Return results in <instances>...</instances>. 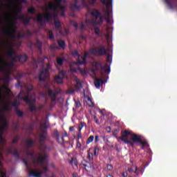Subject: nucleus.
<instances>
[{
	"label": "nucleus",
	"mask_w": 177,
	"mask_h": 177,
	"mask_svg": "<svg viewBox=\"0 0 177 177\" xmlns=\"http://www.w3.org/2000/svg\"><path fill=\"white\" fill-rule=\"evenodd\" d=\"M48 158V154L45 153L43 156L39 155L38 158H33L32 160V165H35V167H38V164H40L41 167H42L43 170L38 171L35 169H31V167L30 165H28V162L26 160V159H23L22 161L24 164L26 165L28 174L29 176H33V177H42V174H45L46 172H48V167L46 165H45V160Z\"/></svg>",
	"instance_id": "f257e3e1"
},
{
	"label": "nucleus",
	"mask_w": 177,
	"mask_h": 177,
	"mask_svg": "<svg viewBox=\"0 0 177 177\" xmlns=\"http://www.w3.org/2000/svg\"><path fill=\"white\" fill-rule=\"evenodd\" d=\"M119 139L122 142L130 145L132 147H134V143H139L141 149H145L146 146H148V142L145 139H142V136L136 133H131L129 130H123L121 131V136Z\"/></svg>",
	"instance_id": "f03ea898"
},
{
	"label": "nucleus",
	"mask_w": 177,
	"mask_h": 177,
	"mask_svg": "<svg viewBox=\"0 0 177 177\" xmlns=\"http://www.w3.org/2000/svg\"><path fill=\"white\" fill-rule=\"evenodd\" d=\"M97 0H88V3H86V0H76V10H81L82 8V6L84 7H89V4H95ZM101 3L106 6L107 10L106 11V15L107 17H106V21L108 24H112V21L110 19V7L113 4V0H100Z\"/></svg>",
	"instance_id": "7ed1b4c3"
},
{
	"label": "nucleus",
	"mask_w": 177,
	"mask_h": 177,
	"mask_svg": "<svg viewBox=\"0 0 177 177\" xmlns=\"http://www.w3.org/2000/svg\"><path fill=\"white\" fill-rule=\"evenodd\" d=\"M91 16H93V17H95V19L86 20V23H91V24L93 25L94 32L97 36H102V32H101L98 26H96V24H102L104 21L103 16H102L100 11H99V10H97L96 8L91 11Z\"/></svg>",
	"instance_id": "20e7f679"
},
{
	"label": "nucleus",
	"mask_w": 177,
	"mask_h": 177,
	"mask_svg": "<svg viewBox=\"0 0 177 177\" xmlns=\"http://www.w3.org/2000/svg\"><path fill=\"white\" fill-rule=\"evenodd\" d=\"M73 56H77V59L76 62H73L70 64V69L72 72H77V71H81V68L78 65H84L86 63L87 53H84V56L78 55L77 50H73L72 52Z\"/></svg>",
	"instance_id": "39448f33"
},
{
	"label": "nucleus",
	"mask_w": 177,
	"mask_h": 177,
	"mask_svg": "<svg viewBox=\"0 0 177 177\" xmlns=\"http://www.w3.org/2000/svg\"><path fill=\"white\" fill-rule=\"evenodd\" d=\"M95 67L94 69H92V73L94 75H96V71H100L101 75L104 77V72L105 74H110L111 73V66L110 65H104L102 66V62H94Z\"/></svg>",
	"instance_id": "423d86ee"
},
{
	"label": "nucleus",
	"mask_w": 177,
	"mask_h": 177,
	"mask_svg": "<svg viewBox=\"0 0 177 177\" xmlns=\"http://www.w3.org/2000/svg\"><path fill=\"white\" fill-rule=\"evenodd\" d=\"M57 16L55 14L52 15L49 12H46L44 15L42 14H39V16L36 18L37 21L42 26V21H46L47 23H49L50 20H57Z\"/></svg>",
	"instance_id": "0eeeda50"
},
{
	"label": "nucleus",
	"mask_w": 177,
	"mask_h": 177,
	"mask_svg": "<svg viewBox=\"0 0 177 177\" xmlns=\"http://www.w3.org/2000/svg\"><path fill=\"white\" fill-rule=\"evenodd\" d=\"M14 63L12 61L10 62H5L0 55V72L6 73L9 75L10 74V67H13Z\"/></svg>",
	"instance_id": "6e6552de"
},
{
	"label": "nucleus",
	"mask_w": 177,
	"mask_h": 177,
	"mask_svg": "<svg viewBox=\"0 0 177 177\" xmlns=\"http://www.w3.org/2000/svg\"><path fill=\"white\" fill-rule=\"evenodd\" d=\"M18 98L21 99L24 102H26L27 104H34L37 101V99H30V94L28 93L24 92V90L20 91L18 94Z\"/></svg>",
	"instance_id": "1a4fd4ad"
},
{
	"label": "nucleus",
	"mask_w": 177,
	"mask_h": 177,
	"mask_svg": "<svg viewBox=\"0 0 177 177\" xmlns=\"http://www.w3.org/2000/svg\"><path fill=\"white\" fill-rule=\"evenodd\" d=\"M10 28H6L3 30V33L4 35H7L8 37H11V38H15V34H16V30H17V27L16 24H15L14 21H9ZM11 28V31H10Z\"/></svg>",
	"instance_id": "9d476101"
},
{
	"label": "nucleus",
	"mask_w": 177,
	"mask_h": 177,
	"mask_svg": "<svg viewBox=\"0 0 177 177\" xmlns=\"http://www.w3.org/2000/svg\"><path fill=\"white\" fill-rule=\"evenodd\" d=\"M49 67H46L39 73L38 79L40 82H44V81H49Z\"/></svg>",
	"instance_id": "9b49d317"
},
{
	"label": "nucleus",
	"mask_w": 177,
	"mask_h": 177,
	"mask_svg": "<svg viewBox=\"0 0 177 177\" xmlns=\"http://www.w3.org/2000/svg\"><path fill=\"white\" fill-rule=\"evenodd\" d=\"M46 139H48V131L46 129H41V132L40 133L39 139V143L40 145L39 148L40 149V150H42L44 149V143H45Z\"/></svg>",
	"instance_id": "f8f14e48"
},
{
	"label": "nucleus",
	"mask_w": 177,
	"mask_h": 177,
	"mask_svg": "<svg viewBox=\"0 0 177 177\" xmlns=\"http://www.w3.org/2000/svg\"><path fill=\"white\" fill-rule=\"evenodd\" d=\"M91 53L96 56H102L106 55L107 52L104 46H100V48H93L91 49Z\"/></svg>",
	"instance_id": "ddd939ff"
},
{
	"label": "nucleus",
	"mask_w": 177,
	"mask_h": 177,
	"mask_svg": "<svg viewBox=\"0 0 177 177\" xmlns=\"http://www.w3.org/2000/svg\"><path fill=\"white\" fill-rule=\"evenodd\" d=\"M59 93H62V89L60 88H56L54 93L53 90H48V96L51 97V102H56V97Z\"/></svg>",
	"instance_id": "4468645a"
},
{
	"label": "nucleus",
	"mask_w": 177,
	"mask_h": 177,
	"mask_svg": "<svg viewBox=\"0 0 177 177\" xmlns=\"http://www.w3.org/2000/svg\"><path fill=\"white\" fill-rule=\"evenodd\" d=\"M56 2V4H55V3L50 1L48 3V8L49 9V10H53L54 12H56V10H57V8H59V6H60V5L62 4V1L63 0H55Z\"/></svg>",
	"instance_id": "2eb2a0df"
},
{
	"label": "nucleus",
	"mask_w": 177,
	"mask_h": 177,
	"mask_svg": "<svg viewBox=\"0 0 177 177\" xmlns=\"http://www.w3.org/2000/svg\"><path fill=\"white\" fill-rule=\"evenodd\" d=\"M8 153L9 154H13L15 158H20V155L19 154V152H17V150L15 149V147H13V146H10L8 148Z\"/></svg>",
	"instance_id": "dca6fc26"
},
{
	"label": "nucleus",
	"mask_w": 177,
	"mask_h": 177,
	"mask_svg": "<svg viewBox=\"0 0 177 177\" xmlns=\"http://www.w3.org/2000/svg\"><path fill=\"white\" fill-rule=\"evenodd\" d=\"M63 78H64V73L62 71L58 74V75L54 77V81L55 82H57V84H62Z\"/></svg>",
	"instance_id": "f3484780"
},
{
	"label": "nucleus",
	"mask_w": 177,
	"mask_h": 177,
	"mask_svg": "<svg viewBox=\"0 0 177 177\" xmlns=\"http://www.w3.org/2000/svg\"><path fill=\"white\" fill-rule=\"evenodd\" d=\"M5 131H8V120H3L1 127H0V135H3Z\"/></svg>",
	"instance_id": "a211bd4d"
},
{
	"label": "nucleus",
	"mask_w": 177,
	"mask_h": 177,
	"mask_svg": "<svg viewBox=\"0 0 177 177\" xmlns=\"http://www.w3.org/2000/svg\"><path fill=\"white\" fill-rule=\"evenodd\" d=\"M7 46L10 49L7 52V56H8V57H10V58L13 57V56H15L16 53L15 52V50L13 49V46L9 44H7Z\"/></svg>",
	"instance_id": "6ab92c4d"
},
{
	"label": "nucleus",
	"mask_w": 177,
	"mask_h": 177,
	"mask_svg": "<svg viewBox=\"0 0 177 177\" xmlns=\"http://www.w3.org/2000/svg\"><path fill=\"white\" fill-rule=\"evenodd\" d=\"M69 164L71 165V167L75 168H78V160L76 156H73L69 160Z\"/></svg>",
	"instance_id": "aec40b11"
},
{
	"label": "nucleus",
	"mask_w": 177,
	"mask_h": 177,
	"mask_svg": "<svg viewBox=\"0 0 177 177\" xmlns=\"http://www.w3.org/2000/svg\"><path fill=\"white\" fill-rule=\"evenodd\" d=\"M17 19L19 20H22L24 24H25L26 26H27V24H30V19L27 17L26 15L18 16Z\"/></svg>",
	"instance_id": "412c9836"
},
{
	"label": "nucleus",
	"mask_w": 177,
	"mask_h": 177,
	"mask_svg": "<svg viewBox=\"0 0 177 177\" xmlns=\"http://www.w3.org/2000/svg\"><path fill=\"white\" fill-rule=\"evenodd\" d=\"M74 82L75 83V87L77 91H79L82 87V84L77 77H74Z\"/></svg>",
	"instance_id": "4be33fe9"
},
{
	"label": "nucleus",
	"mask_w": 177,
	"mask_h": 177,
	"mask_svg": "<svg viewBox=\"0 0 177 177\" xmlns=\"http://www.w3.org/2000/svg\"><path fill=\"white\" fill-rule=\"evenodd\" d=\"M17 57H18V62H19L20 63H26V62H27V59H28L27 55L25 54L20 55H18Z\"/></svg>",
	"instance_id": "5701e85b"
},
{
	"label": "nucleus",
	"mask_w": 177,
	"mask_h": 177,
	"mask_svg": "<svg viewBox=\"0 0 177 177\" xmlns=\"http://www.w3.org/2000/svg\"><path fill=\"white\" fill-rule=\"evenodd\" d=\"M127 171L130 174H132L133 172L136 175V174H138V166H136V165H133V166H131L130 168H128Z\"/></svg>",
	"instance_id": "b1692460"
},
{
	"label": "nucleus",
	"mask_w": 177,
	"mask_h": 177,
	"mask_svg": "<svg viewBox=\"0 0 177 177\" xmlns=\"http://www.w3.org/2000/svg\"><path fill=\"white\" fill-rule=\"evenodd\" d=\"M54 137L56 138L58 143H62H62H64V138H62L60 140V138H59V131H57L56 129L54 131Z\"/></svg>",
	"instance_id": "393cba45"
},
{
	"label": "nucleus",
	"mask_w": 177,
	"mask_h": 177,
	"mask_svg": "<svg viewBox=\"0 0 177 177\" xmlns=\"http://www.w3.org/2000/svg\"><path fill=\"white\" fill-rule=\"evenodd\" d=\"M26 156H28V157H30V158H32V162L30 164H32V161L34 160V158H35L34 157L35 154V151H26Z\"/></svg>",
	"instance_id": "a878e982"
},
{
	"label": "nucleus",
	"mask_w": 177,
	"mask_h": 177,
	"mask_svg": "<svg viewBox=\"0 0 177 177\" xmlns=\"http://www.w3.org/2000/svg\"><path fill=\"white\" fill-rule=\"evenodd\" d=\"M104 81L102 78H98L95 81V86L96 88H100V85H103Z\"/></svg>",
	"instance_id": "bb28decb"
},
{
	"label": "nucleus",
	"mask_w": 177,
	"mask_h": 177,
	"mask_svg": "<svg viewBox=\"0 0 177 177\" xmlns=\"http://www.w3.org/2000/svg\"><path fill=\"white\" fill-rule=\"evenodd\" d=\"M35 46L37 48L38 52L42 53V42H41L39 40H37L35 43Z\"/></svg>",
	"instance_id": "cd10ccee"
},
{
	"label": "nucleus",
	"mask_w": 177,
	"mask_h": 177,
	"mask_svg": "<svg viewBox=\"0 0 177 177\" xmlns=\"http://www.w3.org/2000/svg\"><path fill=\"white\" fill-rule=\"evenodd\" d=\"M25 143L28 149H30V147H32V146H34V140H32L28 139Z\"/></svg>",
	"instance_id": "c85d7f7f"
},
{
	"label": "nucleus",
	"mask_w": 177,
	"mask_h": 177,
	"mask_svg": "<svg viewBox=\"0 0 177 177\" xmlns=\"http://www.w3.org/2000/svg\"><path fill=\"white\" fill-rule=\"evenodd\" d=\"M54 26L56 30H59L60 27H62V24L60 21H57V19H54Z\"/></svg>",
	"instance_id": "c756f323"
},
{
	"label": "nucleus",
	"mask_w": 177,
	"mask_h": 177,
	"mask_svg": "<svg viewBox=\"0 0 177 177\" xmlns=\"http://www.w3.org/2000/svg\"><path fill=\"white\" fill-rule=\"evenodd\" d=\"M11 107H14L15 111L19 109V102H17V100H15L14 102L11 104Z\"/></svg>",
	"instance_id": "7c9ffc66"
},
{
	"label": "nucleus",
	"mask_w": 177,
	"mask_h": 177,
	"mask_svg": "<svg viewBox=\"0 0 177 177\" xmlns=\"http://www.w3.org/2000/svg\"><path fill=\"white\" fill-rule=\"evenodd\" d=\"M58 46L59 48H62V49H64L66 46V42L63 40H57Z\"/></svg>",
	"instance_id": "2f4dec72"
},
{
	"label": "nucleus",
	"mask_w": 177,
	"mask_h": 177,
	"mask_svg": "<svg viewBox=\"0 0 177 177\" xmlns=\"http://www.w3.org/2000/svg\"><path fill=\"white\" fill-rule=\"evenodd\" d=\"M47 35L50 41H53L55 39V35H53V32L52 30H48Z\"/></svg>",
	"instance_id": "473e14b6"
},
{
	"label": "nucleus",
	"mask_w": 177,
	"mask_h": 177,
	"mask_svg": "<svg viewBox=\"0 0 177 177\" xmlns=\"http://www.w3.org/2000/svg\"><path fill=\"white\" fill-rule=\"evenodd\" d=\"M87 104L89 107H95V104L90 97L87 98Z\"/></svg>",
	"instance_id": "72a5a7b5"
},
{
	"label": "nucleus",
	"mask_w": 177,
	"mask_h": 177,
	"mask_svg": "<svg viewBox=\"0 0 177 177\" xmlns=\"http://www.w3.org/2000/svg\"><path fill=\"white\" fill-rule=\"evenodd\" d=\"M29 111L32 113V111H37V106L34 104H29Z\"/></svg>",
	"instance_id": "f704fd0d"
},
{
	"label": "nucleus",
	"mask_w": 177,
	"mask_h": 177,
	"mask_svg": "<svg viewBox=\"0 0 177 177\" xmlns=\"http://www.w3.org/2000/svg\"><path fill=\"white\" fill-rule=\"evenodd\" d=\"M15 112L16 113L17 115L20 118H21V117L24 115V112H23L22 111H20L19 109L15 110Z\"/></svg>",
	"instance_id": "c9c22d12"
},
{
	"label": "nucleus",
	"mask_w": 177,
	"mask_h": 177,
	"mask_svg": "<svg viewBox=\"0 0 177 177\" xmlns=\"http://www.w3.org/2000/svg\"><path fill=\"white\" fill-rule=\"evenodd\" d=\"M82 166L84 167L85 169L87 168H92L93 163H91V162H87L86 163H82Z\"/></svg>",
	"instance_id": "e433bc0d"
},
{
	"label": "nucleus",
	"mask_w": 177,
	"mask_h": 177,
	"mask_svg": "<svg viewBox=\"0 0 177 177\" xmlns=\"http://www.w3.org/2000/svg\"><path fill=\"white\" fill-rule=\"evenodd\" d=\"M63 63H64V59L60 57L57 58V64L58 66H63Z\"/></svg>",
	"instance_id": "4c0bfd02"
},
{
	"label": "nucleus",
	"mask_w": 177,
	"mask_h": 177,
	"mask_svg": "<svg viewBox=\"0 0 177 177\" xmlns=\"http://www.w3.org/2000/svg\"><path fill=\"white\" fill-rule=\"evenodd\" d=\"M95 140V136H89V138H88L86 140V145H89L90 143H92L93 140Z\"/></svg>",
	"instance_id": "58836bf2"
},
{
	"label": "nucleus",
	"mask_w": 177,
	"mask_h": 177,
	"mask_svg": "<svg viewBox=\"0 0 177 177\" xmlns=\"http://www.w3.org/2000/svg\"><path fill=\"white\" fill-rule=\"evenodd\" d=\"M166 4L169 7V8H174V4L171 0H165Z\"/></svg>",
	"instance_id": "ea45409f"
},
{
	"label": "nucleus",
	"mask_w": 177,
	"mask_h": 177,
	"mask_svg": "<svg viewBox=\"0 0 177 177\" xmlns=\"http://www.w3.org/2000/svg\"><path fill=\"white\" fill-rule=\"evenodd\" d=\"M35 8L33 7H30L28 9V13H30V15H35Z\"/></svg>",
	"instance_id": "a19ab883"
},
{
	"label": "nucleus",
	"mask_w": 177,
	"mask_h": 177,
	"mask_svg": "<svg viewBox=\"0 0 177 177\" xmlns=\"http://www.w3.org/2000/svg\"><path fill=\"white\" fill-rule=\"evenodd\" d=\"M19 140H20V137L17 136L12 140V145H16V143H19Z\"/></svg>",
	"instance_id": "79ce46f5"
},
{
	"label": "nucleus",
	"mask_w": 177,
	"mask_h": 177,
	"mask_svg": "<svg viewBox=\"0 0 177 177\" xmlns=\"http://www.w3.org/2000/svg\"><path fill=\"white\" fill-rule=\"evenodd\" d=\"M50 49H51L52 50L55 49L59 50L60 49V48L57 46V44L56 43H54L50 46Z\"/></svg>",
	"instance_id": "37998d69"
},
{
	"label": "nucleus",
	"mask_w": 177,
	"mask_h": 177,
	"mask_svg": "<svg viewBox=\"0 0 177 177\" xmlns=\"http://www.w3.org/2000/svg\"><path fill=\"white\" fill-rule=\"evenodd\" d=\"M4 111H10L12 110V104H8L6 106L3 108Z\"/></svg>",
	"instance_id": "c03bdc74"
},
{
	"label": "nucleus",
	"mask_w": 177,
	"mask_h": 177,
	"mask_svg": "<svg viewBox=\"0 0 177 177\" xmlns=\"http://www.w3.org/2000/svg\"><path fill=\"white\" fill-rule=\"evenodd\" d=\"M19 55H14L13 57H11L10 59H11V61L14 63H16V62H17V60H19Z\"/></svg>",
	"instance_id": "a18cd8bd"
},
{
	"label": "nucleus",
	"mask_w": 177,
	"mask_h": 177,
	"mask_svg": "<svg viewBox=\"0 0 177 177\" xmlns=\"http://www.w3.org/2000/svg\"><path fill=\"white\" fill-rule=\"evenodd\" d=\"M75 100V107L79 109L80 107H81L82 106V104L80 101V100Z\"/></svg>",
	"instance_id": "49530a36"
},
{
	"label": "nucleus",
	"mask_w": 177,
	"mask_h": 177,
	"mask_svg": "<svg viewBox=\"0 0 177 177\" xmlns=\"http://www.w3.org/2000/svg\"><path fill=\"white\" fill-rule=\"evenodd\" d=\"M5 75L6 77H4L3 79V80L4 81V82H8L9 81V77H10V74L9 75H8V73H3Z\"/></svg>",
	"instance_id": "de8ad7c7"
},
{
	"label": "nucleus",
	"mask_w": 177,
	"mask_h": 177,
	"mask_svg": "<svg viewBox=\"0 0 177 177\" xmlns=\"http://www.w3.org/2000/svg\"><path fill=\"white\" fill-rule=\"evenodd\" d=\"M24 34H25V37H26L27 38H30V37H32V32L30 30H27Z\"/></svg>",
	"instance_id": "09e8293b"
},
{
	"label": "nucleus",
	"mask_w": 177,
	"mask_h": 177,
	"mask_svg": "<svg viewBox=\"0 0 177 177\" xmlns=\"http://www.w3.org/2000/svg\"><path fill=\"white\" fill-rule=\"evenodd\" d=\"M84 126H86V124L84 122H82L79 125V131L82 132V130Z\"/></svg>",
	"instance_id": "8fccbe9b"
},
{
	"label": "nucleus",
	"mask_w": 177,
	"mask_h": 177,
	"mask_svg": "<svg viewBox=\"0 0 177 177\" xmlns=\"http://www.w3.org/2000/svg\"><path fill=\"white\" fill-rule=\"evenodd\" d=\"M75 90L74 88H71L70 86H68V94H74Z\"/></svg>",
	"instance_id": "3c124183"
},
{
	"label": "nucleus",
	"mask_w": 177,
	"mask_h": 177,
	"mask_svg": "<svg viewBox=\"0 0 177 177\" xmlns=\"http://www.w3.org/2000/svg\"><path fill=\"white\" fill-rule=\"evenodd\" d=\"M40 127L42 128V129H45L46 131L48 129V124H46V123L41 124Z\"/></svg>",
	"instance_id": "603ef678"
},
{
	"label": "nucleus",
	"mask_w": 177,
	"mask_h": 177,
	"mask_svg": "<svg viewBox=\"0 0 177 177\" xmlns=\"http://www.w3.org/2000/svg\"><path fill=\"white\" fill-rule=\"evenodd\" d=\"M137 171L138 174H136V176H139L140 172H141V174H143L144 169L143 168H137Z\"/></svg>",
	"instance_id": "864d4df0"
},
{
	"label": "nucleus",
	"mask_w": 177,
	"mask_h": 177,
	"mask_svg": "<svg viewBox=\"0 0 177 177\" xmlns=\"http://www.w3.org/2000/svg\"><path fill=\"white\" fill-rule=\"evenodd\" d=\"M76 147L77 149H82V143H80V140H77Z\"/></svg>",
	"instance_id": "5fc2aeb1"
},
{
	"label": "nucleus",
	"mask_w": 177,
	"mask_h": 177,
	"mask_svg": "<svg viewBox=\"0 0 177 177\" xmlns=\"http://www.w3.org/2000/svg\"><path fill=\"white\" fill-rule=\"evenodd\" d=\"M87 158H88V160H90V161L93 160V153H88Z\"/></svg>",
	"instance_id": "6e6d98bb"
},
{
	"label": "nucleus",
	"mask_w": 177,
	"mask_h": 177,
	"mask_svg": "<svg viewBox=\"0 0 177 177\" xmlns=\"http://www.w3.org/2000/svg\"><path fill=\"white\" fill-rule=\"evenodd\" d=\"M106 168L109 171H113V165H107Z\"/></svg>",
	"instance_id": "4d7b16f0"
},
{
	"label": "nucleus",
	"mask_w": 177,
	"mask_h": 177,
	"mask_svg": "<svg viewBox=\"0 0 177 177\" xmlns=\"http://www.w3.org/2000/svg\"><path fill=\"white\" fill-rule=\"evenodd\" d=\"M18 38H26L25 33H18Z\"/></svg>",
	"instance_id": "13d9d810"
},
{
	"label": "nucleus",
	"mask_w": 177,
	"mask_h": 177,
	"mask_svg": "<svg viewBox=\"0 0 177 177\" xmlns=\"http://www.w3.org/2000/svg\"><path fill=\"white\" fill-rule=\"evenodd\" d=\"M28 129L29 131H30V132H31V131H32V129H34V124L32 123V124H30V125L28 126Z\"/></svg>",
	"instance_id": "bf43d9fd"
},
{
	"label": "nucleus",
	"mask_w": 177,
	"mask_h": 177,
	"mask_svg": "<svg viewBox=\"0 0 177 177\" xmlns=\"http://www.w3.org/2000/svg\"><path fill=\"white\" fill-rule=\"evenodd\" d=\"M19 13H21V8H17V14L16 16H17V17H19Z\"/></svg>",
	"instance_id": "052dcab7"
},
{
	"label": "nucleus",
	"mask_w": 177,
	"mask_h": 177,
	"mask_svg": "<svg viewBox=\"0 0 177 177\" xmlns=\"http://www.w3.org/2000/svg\"><path fill=\"white\" fill-rule=\"evenodd\" d=\"M0 175H1V177H6V171H0Z\"/></svg>",
	"instance_id": "680f3d73"
},
{
	"label": "nucleus",
	"mask_w": 177,
	"mask_h": 177,
	"mask_svg": "<svg viewBox=\"0 0 177 177\" xmlns=\"http://www.w3.org/2000/svg\"><path fill=\"white\" fill-rule=\"evenodd\" d=\"M82 132L80 131V130H79V133H77V140H80V139H82Z\"/></svg>",
	"instance_id": "e2e57ef3"
},
{
	"label": "nucleus",
	"mask_w": 177,
	"mask_h": 177,
	"mask_svg": "<svg viewBox=\"0 0 177 177\" xmlns=\"http://www.w3.org/2000/svg\"><path fill=\"white\" fill-rule=\"evenodd\" d=\"M100 141V136H95V142L97 143Z\"/></svg>",
	"instance_id": "0e129e2a"
},
{
	"label": "nucleus",
	"mask_w": 177,
	"mask_h": 177,
	"mask_svg": "<svg viewBox=\"0 0 177 177\" xmlns=\"http://www.w3.org/2000/svg\"><path fill=\"white\" fill-rule=\"evenodd\" d=\"M32 89H33L32 85H30V86L28 87V92L32 91Z\"/></svg>",
	"instance_id": "69168bd1"
},
{
	"label": "nucleus",
	"mask_w": 177,
	"mask_h": 177,
	"mask_svg": "<svg viewBox=\"0 0 177 177\" xmlns=\"http://www.w3.org/2000/svg\"><path fill=\"white\" fill-rule=\"evenodd\" d=\"M73 177H80V176H79L77 172H74V173L73 174Z\"/></svg>",
	"instance_id": "338daca9"
},
{
	"label": "nucleus",
	"mask_w": 177,
	"mask_h": 177,
	"mask_svg": "<svg viewBox=\"0 0 177 177\" xmlns=\"http://www.w3.org/2000/svg\"><path fill=\"white\" fill-rule=\"evenodd\" d=\"M122 176L123 177H127L128 176V172H123L122 173Z\"/></svg>",
	"instance_id": "774afa93"
}]
</instances>
